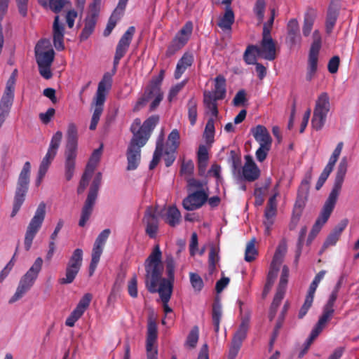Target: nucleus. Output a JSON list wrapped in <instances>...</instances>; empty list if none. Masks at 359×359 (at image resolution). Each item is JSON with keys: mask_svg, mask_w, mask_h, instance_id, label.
I'll return each mask as SVG.
<instances>
[{"mask_svg": "<svg viewBox=\"0 0 359 359\" xmlns=\"http://www.w3.org/2000/svg\"><path fill=\"white\" fill-rule=\"evenodd\" d=\"M347 158L344 156L338 165L334 184L331 192L330 193L329 196L323 207L320 214L317 218L309 235L307 238V245L311 244L313 238L320 231L322 226L327 222L331 213L332 212L341 191L344 177L347 172Z\"/></svg>", "mask_w": 359, "mask_h": 359, "instance_id": "nucleus-1", "label": "nucleus"}, {"mask_svg": "<svg viewBox=\"0 0 359 359\" xmlns=\"http://www.w3.org/2000/svg\"><path fill=\"white\" fill-rule=\"evenodd\" d=\"M158 250H156L154 254L150 257L147 264V280L145 285L150 293L158 292L161 299L163 302V311L165 315L172 313V309L168 306V302L172 295L170 286L166 290L163 287L158 288V280L161 274V266H159Z\"/></svg>", "mask_w": 359, "mask_h": 359, "instance_id": "nucleus-2", "label": "nucleus"}, {"mask_svg": "<svg viewBox=\"0 0 359 359\" xmlns=\"http://www.w3.org/2000/svg\"><path fill=\"white\" fill-rule=\"evenodd\" d=\"M66 137L65 176L67 181H69L74 174L78 149V128L74 123L71 122L68 124Z\"/></svg>", "mask_w": 359, "mask_h": 359, "instance_id": "nucleus-3", "label": "nucleus"}, {"mask_svg": "<svg viewBox=\"0 0 359 359\" xmlns=\"http://www.w3.org/2000/svg\"><path fill=\"white\" fill-rule=\"evenodd\" d=\"M43 262L41 257L35 259L29 270L20 278L15 292L8 301L9 304L20 300L30 290L42 269Z\"/></svg>", "mask_w": 359, "mask_h": 359, "instance_id": "nucleus-4", "label": "nucleus"}, {"mask_svg": "<svg viewBox=\"0 0 359 359\" xmlns=\"http://www.w3.org/2000/svg\"><path fill=\"white\" fill-rule=\"evenodd\" d=\"M30 173V162L26 161L23 165L17 180L13 203V210L11 214V217H14L18 214L25 201L29 190Z\"/></svg>", "mask_w": 359, "mask_h": 359, "instance_id": "nucleus-5", "label": "nucleus"}, {"mask_svg": "<svg viewBox=\"0 0 359 359\" xmlns=\"http://www.w3.org/2000/svg\"><path fill=\"white\" fill-rule=\"evenodd\" d=\"M46 216V204L41 202L39 204L34 217L31 219L25 235L24 245L26 251H29L36 235L40 230Z\"/></svg>", "mask_w": 359, "mask_h": 359, "instance_id": "nucleus-6", "label": "nucleus"}, {"mask_svg": "<svg viewBox=\"0 0 359 359\" xmlns=\"http://www.w3.org/2000/svg\"><path fill=\"white\" fill-rule=\"evenodd\" d=\"M101 181L102 174L101 172H97L93 180L86 200L82 208L81 218L79 222V226L83 227L90 217L97 197Z\"/></svg>", "mask_w": 359, "mask_h": 359, "instance_id": "nucleus-7", "label": "nucleus"}, {"mask_svg": "<svg viewBox=\"0 0 359 359\" xmlns=\"http://www.w3.org/2000/svg\"><path fill=\"white\" fill-rule=\"evenodd\" d=\"M330 110V97L327 93H320L316 101L311 119L312 127L320 130L324 126L327 116Z\"/></svg>", "mask_w": 359, "mask_h": 359, "instance_id": "nucleus-8", "label": "nucleus"}, {"mask_svg": "<svg viewBox=\"0 0 359 359\" xmlns=\"http://www.w3.org/2000/svg\"><path fill=\"white\" fill-rule=\"evenodd\" d=\"M83 262V250L76 248L74 250L70 257L65 269V276L59 279L62 285H67L73 283L79 273Z\"/></svg>", "mask_w": 359, "mask_h": 359, "instance_id": "nucleus-9", "label": "nucleus"}, {"mask_svg": "<svg viewBox=\"0 0 359 359\" xmlns=\"http://www.w3.org/2000/svg\"><path fill=\"white\" fill-rule=\"evenodd\" d=\"M135 33V27L134 26H130L127 29V30L119 39L116 47L115 55L114 57L112 69L113 74L116 72L120 60L128 52Z\"/></svg>", "mask_w": 359, "mask_h": 359, "instance_id": "nucleus-10", "label": "nucleus"}, {"mask_svg": "<svg viewBox=\"0 0 359 359\" xmlns=\"http://www.w3.org/2000/svg\"><path fill=\"white\" fill-rule=\"evenodd\" d=\"M50 46V42L47 39H41L36 44L34 54L38 66L52 65L55 52Z\"/></svg>", "mask_w": 359, "mask_h": 359, "instance_id": "nucleus-11", "label": "nucleus"}, {"mask_svg": "<svg viewBox=\"0 0 359 359\" xmlns=\"http://www.w3.org/2000/svg\"><path fill=\"white\" fill-rule=\"evenodd\" d=\"M250 319L248 317L242 319L238 330L233 336L227 359H235L237 356L242 346L243 341L247 337Z\"/></svg>", "mask_w": 359, "mask_h": 359, "instance_id": "nucleus-12", "label": "nucleus"}, {"mask_svg": "<svg viewBox=\"0 0 359 359\" xmlns=\"http://www.w3.org/2000/svg\"><path fill=\"white\" fill-rule=\"evenodd\" d=\"M62 139V133L57 131L52 137L47 153L42 159L39 171L41 175L46 174L50 165L55 158Z\"/></svg>", "mask_w": 359, "mask_h": 359, "instance_id": "nucleus-13", "label": "nucleus"}, {"mask_svg": "<svg viewBox=\"0 0 359 359\" xmlns=\"http://www.w3.org/2000/svg\"><path fill=\"white\" fill-rule=\"evenodd\" d=\"M111 86L112 76L109 72H106L98 83L97 90L93 102L94 109H104L106 94L111 89Z\"/></svg>", "mask_w": 359, "mask_h": 359, "instance_id": "nucleus-14", "label": "nucleus"}, {"mask_svg": "<svg viewBox=\"0 0 359 359\" xmlns=\"http://www.w3.org/2000/svg\"><path fill=\"white\" fill-rule=\"evenodd\" d=\"M257 48L256 53L259 56L269 61L275 60L276 57V43L271 34H268L267 31L264 34H262L260 46H257Z\"/></svg>", "mask_w": 359, "mask_h": 359, "instance_id": "nucleus-15", "label": "nucleus"}, {"mask_svg": "<svg viewBox=\"0 0 359 359\" xmlns=\"http://www.w3.org/2000/svg\"><path fill=\"white\" fill-rule=\"evenodd\" d=\"M156 250H158V252L160 253L158 264H159V266H161V274H160V278L158 280V288L163 287L164 290H166V288L170 286L171 291L172 292L173 282H174V278H175V276H174L175 269H166L168 278H162V274H163V263L161 261L162 253H161V249H160V247L158 245H156L154 246L153 251L151 252V253L149 255V257L145 260V262H144L145 271H147V264L148 263L149 259L154 254V252H156ZM146 280H147V279L145 280V281Z\"/></svg>", "mask_w": 359, "mask_h": 359, "instance_id": "nucleus-16", "label": "nucleus"}, {"mask_svg": "<svg viewBox=\"0 0 359 359\" xmlns=\"http://www.w3.org/2000/svg\"><path fill=\"white\" fill-rule=\"evenodd\" d=\"M278 195V193L276 192L269 198L264 210V220L263 224L265 226L264 233L267 236H269L271 233V226L275 222V218L277 215L276 198Z\"/></svg>", "mask_w": 359, "mask_h": 359, "instance_id": "nucleus-17", "label": "nucleus"}, {"mask_svg": "<svg viewBox=\"0 0 359 359\" xmlns=\"http://www.w3.org/2000/svg\"><path fill=\"white\" fill-rule=\"evenodd\" d=\"M93 295L90 293H86L79 300L76 308L72 311L68 318L66 319L65 325L68 327H73L75 323L83 316L86 310L88 308Z\"/></svg>", "mask_w": 359, "mask_h": 359, "instance_id": "nucleus-18", "label": "nucleus"}, {"mask_svg": "<svg viewBox=\"0 0 359 359\" xmlns=\"http://www.w3.org/2000/svg\"><path fill=\"white\" fill-rule=\"evenodd\" d=\"M208 200V194L204 190H196L190 193L182 201V205L187 210H195L200 208Z\"/></svg>", "mask_w": 359, "mask_h": 359, "instance_id": "nucleus-19", "label": "nucleus"}, {"mask_svg": "<svg viewBox=\"0 0 359 359\" xmlns=\"http://www.w3.org/2000/svg\"><path fill=\"white\" fill-rule=\"evenodd\" d=\"M260 170L250 156H245V163L243 166L240 175L238 178L245 180L248 182H254L259 178Z\"/></svg>", "mask_w": 359, "mask_h": 359, "instance_id": "nucleus-20", "label": "nucleus"}, {"mask_svg": "<svg viewBox=\"0 0 359 359\" xmlns=\"http://www.w3.org/2000/svg\"><path fill=\"white\" fill-rule=\"evenodd\" d=\"M144 146L141 143H135V140L130 141L127 149L128 170H133L138 167L141 158V148Z\"/></svg>", "mask_w": 359, "mask_h": 359, "instance_id": "nucleus-21", "label": "nucleus"}, {"mask_svg": "<svg viewBox=\"0 0 359 359\" xmlns=\"http://www.w3.org/2000/svg\"><path fill=\"white\" fill-rule=\"evenodd\" d=\"M53 44L57 50H63L65 27L62 23L60 22L59 16L56 15L54 19L53 25Z\"/></svg>", "mask_w": 359, "mask_h": 359, "instance_id": "nucleus-22", "label": "nucleus"}, {"mask_svg": "<svg viewBox=\"0 0 359 359\" xmlns=\"http://www.w3.org/2000/svg\"><path fill=\"white\" fill-rule=\"evenodd\" d=\"M15 78L11 76L6 83L4 93L0 100V107L11 109L14 100Z\"/></svg>", "mask_w": 359, "mask_h": 359, "instance_id": "nucleus-23", "label": "nucleus"}, {"mask_svg": "<svg viewBox=\"0 0 359 359\" xmlns=\"http://www.w3.org/2000/svg\"><path fill=\"white\" fill-rule=\"evenodd\" d=\"M158 338L157 323L155 320L149 318L147 323V332L146 339V351L157 348L156 344Z\"/></svg>", "mask_w": 359, "mask_h": 359, "instance_id": "nucleus-24", "label": "nucleus"}, {"mask_svg": "<svg viewBox=\"0 0 359 359\" xmlns=\"http://www.w3.org/2000/svg\"><path fill=\"white\" fill-rule=\"evenodd\" d=\"M147 92L149 93V94H147L146 98L149 101L152 100L149 106L150 111H154L162 101L163 97V93L161 88L156 87L150 83L146 87L143 94H146Z\"/></svg>", "mask_w": 359, "mask_h": 359, "instance_id": "nucleus-25", "label": "nucleus"}, {"mask_svg": "<svg viewBox=\"0 0 359 359\" xmlns=\"http://www.w3.org/2000/svg\"><path fill=\"white\" fill-rule=\"evenodd\" d=\"M250 133L259 145L272 144V138L265 126L257 125L250 129Z\"/></svg>", "mask_w": 359, "mask_h": 359, "instance_id": "nucleus-26", "label": "nucleus"}, {"mask_svg": "<svg viewBox=\"0 0 359 359\" xmlns=\"http://www.w3.org/2000/svg\"><path fill=\"white\" fill-rule=\"evenodd\" d=\"M287 41L291 46L296 45L301 41L299 26L295 18L289 20L287 25Z\"/></svg>", "mask_w": 359, "mask_h": 359, "instance_id": "nucleus-27", "label": "nucleus"}, {"mask_svg": "<svg viewBox=\"0 0 359 359\" xmlns=\"http://www.w3.org/2000/svg\"><path fill=\"white\" fill-rule=\"evenodd\" d=\"M234 21L235 15L232 8L231 6H226L223 16H222L217 22V25L223 32L230 33Z\"/></svg>", "mask_w": 359, "mask_h": 359, "instance_id": "nucleus-28", "label": "nucleus"}, {"mask_svg": "<svg viewBox=\"0 0 359 359\" xmlns=\"http://www.w3.org/2000/svg\"><path fill=\"white\" fill-rule=\"evenodd\" d=\"M99 15H96V13H89L85 20V25L84 27L80 34V41H83L88 39V37L92 34L94 32L97 18Z\"/></svg>", "mask_w": 359, "mask_h": 359, "instance_id": "nucleus-29", "label": "nucleus"}, {"mask_svg": "<svg viewBox=\"0 0 359 359\" xmlns=\"http://www.w3.org/2000/svg\"><path fill=\"white\" fill-rule=\"evenodd\" d=\"M144 220L146 222V233L151 238L156 237L158 228V221L154 213L150 210H147L145 212Z\"/></svg>", "mask_w": 359, "mask_h": 359, "instance_id": "nucleus-30", "label": "nucleus"}, {"mask_svg": "<svg viewBox=\"0 0 359 359\" xmlns=\"http://www.w3.org/2000/svg\"><path fill=\"white\" fill-rule=\"evenodd\" d=\"M181 212L175 205H170L166 209L163 219L171 227L177 226L181 222Z\"/></svg>", "mask_w": 359, "mask_h": 359, "instance_id": "nucleus-31", "label": "nucleus"}, {"mask_svg": "<svg viewBox=\"0 0 359 359\" xmlns=\"http://www.w3.org/2000/svg\"><path fill=\"white\" fill-rule=\"evenodd\" d=\"M316 16L317 11L316 9L311 7L306 9L302 27V32L304 36H308L311 34Z\"/></svg>", "mask_w": 359, "mask_h": 359, "instance_id": "nucleus-32", "label": "nucleus"}, {"mask_svg": "<svg viewBox=\"0 0 359 359\" xmlns=\"http://www.w3.org/2000/svg\"><path fill=\"white\" fill-rule=\"evenodd\" d=\"M192 31L193 23L187 21L172 39L184 46L189 40Z\"/></svg>", "mask_w": 359, "mask_h": 359, "instance_id": "nucleus-33", "label": "nucleus"}, {"mask_svg": "<svg viewBox=\"0 0 359 359\" xmlns=\"http://www.w3.org/2000/svg\"><path fill=\"white\" fill-rule=\"evenodd\" d=\"M214 90L212 91L216 95V98L220 100H224L226 94V81L224 76L222 74L217 75L215 78Z\"/></svg>", "mask_w": 359, "mask_h": 359, "instance_id": "nucleus-34", "label": "nucleus"}, {"mask_svg": "<svg viewBox=\"0 0 359 359\" xmlns=\"http://www.w3.org/2000/svg\"><path fill=\"white\" fill-rule=\"evenodd\" d=\"M287 252V244L285 241H281L278 245L274 255L273 257V259L271 262L270 266L271 268L278 269L280 268V265L281 264L283 257Z\"/></svg>", "mask_w": 359, "mask_h": 359, "instance_id": "nucleus-35", "label": "nucleus"}, {"mask_svg": "<svg viewBox=\"0 0 359 359\" xmlns=\"http://www.w3.org/2000/svg\"><path fill=\"white\" fill-rule=\"evenodd\" d=\"M141 121L139 118H136L130 126V131L133 134V137L130 141L135 140V143H141V145H145L147 143V137H145L142 131Z\"/></svg>", "mask_w": 359, "mask_h": 359, "instance_id": "nucleus-36", "label": "nucleus"}, {"mask_svg": "<svg viewBox=\"0 0 359 359\" xmlns=\"http://www.w3.org/2000/svg\"><path fill=\"white\" fill-rule=\"evenodd\" d=\"M339 6L336 4L335 7L329 6L327 9V18H326V22H325V29L327 33L332 32L338 15H339Z\"/></svg>", "mask_w": 359, "mask_h": 359, "instance_id": "nucleus-37", "label": "nucleus"}, {"mask_svg": "<svg viewBox=\"0 0 359 359\" xmlns=\"http://www.w3.org/2000/svg\"><path fill=\"white\" fill-rule=\"evenodd\" d=\"M104 247L93 245L92 255H91V261L89 266V276H91L94 273L97 264L100 262V257L102 254Z\"/></svg>", "mask_w": 359, "mask_h": 359, "instance_id": "nucleus-38", "label": "nucleus"}, {"mask_svg": "<svg viewBox=\"0 0 359 359\" xmlns=\"http://www.w3.org/2000/svg\"><path fill=\"white\" fill-rule=\"evenodd\" d=\"M222 305L218 299H216L212 304V323L215 328V332L216 333L219 332V324L222 318Z\"/></svg>", "mask_w": 359, "mask_h": 359, "instance_id": "nucleus-39", "label": "nucleus"}, {"mask_svg": "<svg viewBox=\"0 0 359 359\" xmlns=\"http://www.w3.org/2000/svg\"><path fill=\"white\" fill-rule=\"evenodd\" d=\"M159 121V116L157 115H154L148 118L142 126V131L145 137H147V142L151 136L152 130L154 129L156 126L158 124Z\"/></svg>", "mask_w": 359, "mask_h": 359, "instance_id": "nucleus-40", "label": "nucleus"}, {"mask_svg": "<svg viewBox=\"0 0 359 359\" xmlns=\"http://www.w3.org/2000/svg\"><path fill=\"white\" fill-rule=\"evenodd\" d=\"M102 151V145H101L99 148L93 151L86 166V170L91 172L93 173L94 172V170L100 160Z\"/></svg>", "mask_w": 359, "mask_h": 359, "instance_id": "nucleus-41", "label": "nucleus"}, {"mask_svg": "<svg viewBox=\"0 0 359 359\" xmlns=\"http://www.w3.org/2000/svg\"><path fill=\"white\" fill-rule=\"evenodd\" d=\"M278 271H279L278 269H276V268L274 269V268H271V266H270V269H269V273H268L267 277H266V284L264 285L263 292H262L263 297H265L270 292V290L275 282V280L277 278Z\"/></svg>", "mask_w": 359, "mask_h": 359, "instance_id": "nucleus-42", "label": "nucleus"}, {"mask_svg": "<svg viewBox=\"0 0 359 359\" xmlns=\"http://www.w3.org/2000/svg\"><path fill=\"white\" fill-rule=\"evenodd\" d=\"M198 103L194 97H191L189 100L187 107L188 110V118L190 124L193 126L196 124L198 112H197Z\"/></svg>", "mask_w": 359, "mask_h": 359, "instance_id": "nucleus-43", "label": "nucleus"}, {"mask_svg": "<svg viewBox=\"0 0 359 359\" xmlns=\"http://www.w3.org/2000/svg\"><path fill=\"white\" fill-rule=\"evenodd\" d=\"M215 133V118L211 117L206 123L203 133V137L207 144H212L214 142Z\"/></svg>", "mask_w": 359, "mask_h": 359, "instance_id": "nucleus-44", "label": "nucleus"}, {"mask_svg": "<svg viewBox=\"0 0 359 359\" xmlns=\"http://www.w3.org/2000/svg\"><path fill=\"white\" fill-rule=\"evenodd\" d=\"M163 140L158 139L156 142V149L153 154L152 160L149 163V169L153 170L160 161L163 151Z\"/></svg>", "mask_w": 359, "mask_h": 359, "instance_id": "nucleus-45", "label": "nucleus"}, {"mask_svg": "<svg viewBox=\"0 0 359 359\" xmlns=\"http://www.w3.org/2000/svg\"><path fill=\"white\" fill-rule=\"evenodd\" d=\"M255 238H252L247 243L245 251V260L248 262H251L256 259L258 252L255 248Z\"/></svg>", "mask_w": 359, "mask_h": 359, "instance_id": "nucleus-46", "label": "nucleus"}, {"mask_svg": "<svg viewBox=\"0 0 359 359\" xmlns=\"http://www.w3.org/2000/svg\"><path fill=\"white\" fill-rule=\"evenodd\" d=\"M284 295L285 294L278 292H276L269 312V319L270 321H272L274 319L278 308L279 307Z\"/></svg>", "mask_w": 359, "mask_h": 359, "instance_id": "nucleus-47", "label": "nucleus"}, {"mask_svg": "<svg viewBox=\"0 0 359 359\" xmlns=\"http://www.w3.org/2000/svg\"><path fill=\"white\" fill-rule=\"evenodd\" d=\"M199 339V328L197 325L194 326L189 332L186 341L185 346L190 348H194L196 346Z\"/></svg>", "mask_w": 359, "mask_h": 359, "instance_id": "nucleus-48", "label": "nucleus"}, {"mask_svg": "<svg viewBox=\"0 0 359 359\" xmlns=\"http://www.w3.org/2000/svg\"><path fill=\"white\" fill-rule=\"evenodd\" d=\"M180 133L177 129H173L168 137V142L166 147L172 149V151H177L180 146Z\"/></svg>", "mask_w": 359, "mask_h": 359, "instance_id": "nucleus-49", "label": "nucleus"}, {"mask_svg": "<svg viewBox=\"0 0 359 359\" xmlns=\"http://www.w3.org/2000/svg\"><path fill=\"white\" fill-rule=\"evenodd\" d=\"M334 313V309H330L326 306H323V313L319 318L317 323L316 325L320 327L323 330L324 327L325 326L326 323L330 321Z\"/></svg>", "mask_w": 359, "mask_h": 359, "instance_id": "nucleus-50", "label": "nucleus"}, {"mask_svg": "<svg viewBox=\"0 0 359 359\" xmlns=\"http://www.w3.org/2000/svg\"><path fill=\"white\" fill-rule=\"evenodd\" d=\"M289 268L284 265L282 268L281 275L276 292L285 294L288 282Z\"/></svg>", "mask_w": 359, "mask_h": 359, "instance_id": "nucleus-51", "label": "nucleus"}, {"mask_svg": "<svg viewBox=\"0 0 359 359\" xmlns=\"http://www.w3.org/2000/svg\"><path fill=\"white\" fill-rule=\"evenodd\" d=\"M230 161L231 163V167L233 169V172L235 174L237 172L238 175H240L241 171L242 170V161L241 158L237 153L234 151H231L230 152Z\"/></svg>", "mask_w": 359, "mask_h": 359, "instance_id": "nucleus-52", "label": "nucleus"}, {"mask_svg": "<svg viewBox=\"0 0 359 359\" xmlns=\"http://www.w3.org/2000/svg\"><path fill=\"white\" fill-rule=\"evenodd\" d=\"M271 183V179H269L266 182L264 187H257L255 188L254 191V196L255 198V205L260 206L263 204L264 201V191L266 190Z\"/></svg>", "mask_w": 359, "mask_h": 359, "instance_id": "nucleus-53", "label": "nucleus"}, {"mask_svg": "<svg viewBox=\"0 0 359 359\" xmlns=\"http://www.w3.org/2000/svg\"><path fill=\"white\" fill-rule=\"evenodd\" d=\"M306 233H307V229L306 226L302 227L299 231V238H298V241H297V249H296V252H295V259H294L295 263L298 262L299 259L301 256L302 248H303V245H304V241L305 236L306 235Z\"/></svg>", "mask_w": 359, "mask_h": 359, "instance_id": "nucleus-54", "label": "nucleus"}, {"mask_svg": "<svg viewBox=\"0 0 359 359\" xmlns=\"http://www.w3.org/2000/svg\"><path fill=\"white\" fill-rule=\"evenodd\" d=\"M219 260L218 251L215 247L210 248L208 256L209 271L212 272L216 269V265Z\"/></svg>", "mask_w": 359, "mask_h": 359, "instance_id": "nucleus-55", "label": "nucleus"}, {"mask_svg": "<svg viewBox=\"0 0 359 359\" xmlns=\"http://www.w3.org/2000/svg\"><path fill=\"white\" fill-rule=\"evenodd\" d=\"M266 8L265 0H257L255 7L254 13H255L259 23L262 22L264 18V11Z\"/></svg>", "mask_w": 359, "mask_h": 359, "instance_id": "nucleus-56", "label": "nucleus"}, {"mask_svg": "<svg viewBox=\"0 0 359 359\" xmlns=\"http://www.w3.org/2000/svg\"><path fill=\"white\" fill-rule=\"evenodd\" d=\"M257 45H249L243 55V60L248 65H255L256 63V57L252 54L256 53Z\"/></svg>", "mask_w": 359, "mask_h": 359, "instance_id": "nucleus-57", "label": "nucleus"}, {"mask_svg": "<svg viewBox=\"0 0 359 359\" xmlns=\"http://www.w3.org/2000/svg\"><path fill=\"white\" fill-rule=\"evenodd\" d=\"M318 69V60H309L306 69V79L311 81L314 77Z\"/></svg>", "mask_w": 359, "mask_h": 359, "instance_id": "nucleus-58", "label": "nucleus"}, {"mask_svg": "<svg viewBox=\"0 0 359 359\" xmlns=\"http://www.w3.org/2000/svg\"><path fill=\"white\" fill-rule=\"evenodd\" d=\"M190 282L194 290L200 292L203 287V281L201 277L196 273H190Z\"/></svg>", "mask_w": 359, "mask_h": 359, "instance_id": "nucleus-59", "label": "nucleus"}, {"mask_svg": "<svg viewBox=\"0 0 359 359\" xmlns=\"http://www.w3.org/2000/svg\"><path fill=\"white\" fill-rule=\"evenodd\" d=\"M119 19H120V16H118V15H115L114 13H112V15L109 18L106 28L104 29V30L103 32L104 36H108L111 34L112 30L116 27V23Z\"/></svg>", "mask_w": 359, "mask_h": 359, "instance_id": "nucleus-60", "label": "nucleus"}, {"mask_svg": "<svg viewBox=\"0 0 359 359\" xmlns=\"http://www.w3.org/2000/svg\"><path fill=\"white\" fill-rule=\"evenodd\" d=\"M92 175H93V172L85 170L84 172L82 175L81 179L79 182V185L77 189V192L79 194H80L84 191V190L88 185L89 180L91 178Z\"/></svg>", "mask_w": 359, "mask_h": 359, "instance_id": "nucleus-61", "label": "nucleus"}, {"mask_svg": "<svg viewBox=\"0 0 359 359\" xmlns=\"http://www.w3.org/2000/svg\"><path fill=\"white\" fill-rule=\"evenodd\" d=\"M205 183L195 178H189L187 180V190L189 191H195L196 190H204L203 186Z\"/></svg>", "mask_w": 359, "mask_h": 359, "instance_id": "nucleus-62", "label": "nucleus"}, {"mask_svg": "<svg viewBox=\"0 0 359 359\" xmlns=\"http://www.w3.org/2000/svg\"><path fill=\"white\" fill-rule=\"evenodd\" d=\"M271 145H259V147L255 152L256 158L259 162H263L270 151Z\"/></svg>", "mask_w": 359, "mask_h": 359, "instance_id": "nucleus-63", "label": "nucleus"}, {"mask_svg": "<svg viewBox=\"0 0 359 359\" xmlns=\"http://www.w3.org/2000/svg\"><path fill=\"white\" fill-rule=\"evenodd\" d=\"M67 0H49L48 7L55 13H59L65 6Z\"/></svg>", "mask_w": 359, "mask_h": 359, "instance_id": "nucleus-64", "label": "nucleus"}]
</instances>
